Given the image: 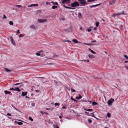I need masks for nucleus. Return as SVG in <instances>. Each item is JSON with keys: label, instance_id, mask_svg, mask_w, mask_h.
Returning <instances> with one entry per match:
<instances>
[{"label": "nucleus", "instance_id": "f8f14e48", "mask_svg": "<svg viewBox=\"0 0 128 128\" xmlns=\"http://www.w3.org/2000/svg\"><path fill=\"white\" fill-rule=\"evenodd\" d=\"M30 28H32L33 29H35L36 27L34 25L32 24L31 25L30 27Z\"/></svg>", "mask_w": 128, "mask_h": 128}, {"label": "nucleus", "instance_id": "0e129e2a", "mask_svg": "<svg viewBox=\"0 0 128 128\" xmlns=\"http://www.w3.org/2000/svg\"><path fill=\"white\" fill-rule=\"evenodd\" d=\"M96 28H94V30H96Z\"/></svg>", "mask_w": 128, "mask_h": 128}, {"label": "nucleus", "instance_id": "a18cd8bd", "mask_svg": "<svg viewBox=\"0 0 128 128\" xmlns=\"http://www.w3.org/2000/svg\"><path fill=\"white\" fill-rule=\"evenodd\" d=\"M91 52L93 54H96V52L92 50H91Z\"/></svg>", "mask_w": 128, "mask_h": 128}, {"label": "nucleus", "instance_id": "4be33fe9", "mask_svg": "<svg viewBox=\"0 0 128 128\" xmlns=\"http://www.w3.org/2000/svg\"><path fill=\"white\" fill-rule=\"evenodd\" d=\"M97 104V103L95 102H92V106H94Z\"/></svg>", "mask_w": 128, "mask_h": 128}, {"label": "nucleus", "instance_id": "58836bf2", "mask_svg": "<svg viewBox=\"0 0 128 128\" xmlns=\"http://www.w3.org/2000/svg\"><path fill=\"white\" fill-rule=\"evenodd\" d=\"M88 2H90L92 1H94V0H87Z\"/></svg>", "mask_w": 128, "mask_h": 128}, {"label": "nucleus", "instance_id": "aec40b11", "mask_svg": "<svg viewBox=\"0 0 128 128\" xmlns=\"http://www.w3.org/2000/svg\"><path fill=\"white\" fill-rule=\"evenodd\" d=\"M78 17L80 18H81L82 17V14H81V13H80V12L78 14Z\"/></svg>", "mask_w": 128, "mask_h": 128}, {"label": "nucleus", "instance_id": "72a5a7b5", "mask_svg": "<svg viewBox=\"0 0 128 128\" xmlns=\"http://www.w3.org/2000/svg\"><path fill=\"white\" fill-rule=\"evenodd\" d=\"M36 54L38 56H40V54L39 52L36 53Z\"/></svg>", "mask_w": 128, "mask_h": 128}, {"label": "nucleus", "instance_id": "338daca9", "mask_svg": "<svg viewBox=\"0 0 128 128\" xmlns=\"http://www.w3.org/2000/svg\"><path fill=\"white\" fill-rule=\"evenodd\" d=\"M124 62L125 63H127V62H128V61H126Z\"/></svg>", "mask_w": 128, "mask_h": 128}, {"label": "nucleus", "instance_id": "ddd939ff", "mask_svg": "<svg viewBox=\"0 0 128 128\" xmlns=\"http://www.w3.org/2000/svg\"><path fill=\"white\" fill-rule=\"evenodd\" d=\"M27 93L28 92H22V95L23 96H26L27 95Z\"/></svg>", "mask_w": 128, "mask_h": 128}, {"label": "nucleus", "instance_id": "20e7f679", "mask_svg": "<svg viewBox=\"0 0 128 128\" xmlns=\"http://www.w3.org/2000/svg\"><path fill=\"white\" fill-rule=\"evenodd\" d=\"M78 0L79 2L82 5H85V4L86 3L85 0Z\"/></svg>", "mask_w": 128, "mask_h": 128}, {"label": "nucleus", "instance_id": "9d476101", "mask_svg": "<svg viewBox=\"0 0 128 128\" xmlns=\"http://www.w3.org/2000/svg\"><path fill=\"white\" fill-rule=\"evenodd\" d=\"M88 56L90 58H94V56L92 54H88Z\"/></svg>", "mask_w": 128, "mask_h": 128}, {"label": "nucleus", "instance_id": "4c0bfd02", "mask_svg": "<svg viewBox=\"0 0 128 128\" xmlns=\"http://www.w3.org/2000/svg\"><path fill=\"white\" fill-rule=\"evenodd\" d=\"M46 4L47 5H48L50 4V3L48 2H46Z\"/></svg>", "mask_w": 128, "mask_h": 128}, {"label": "nucleus", "instance_id": "c9c22d12", "mask_svg": "<svg viewBox=\"0 0 128 128\" xmlns=\"http://www.w3.org/2000/svg\"><path fill=\"white\" fill-rule=\"evenodd\" d=\"M29 119L31 121H32L33 120V119L30 116L29 117Z\"/></svg>", "mask_w": 128, "mask_h": 128}, {"label": "nucleus", "instance_id": "49530a36", "mask_svg": "<svg viewBox=\"0 0 128 128\" xmlns=\"http://www.w3.org/2000/svg\"><path fill=\"white\" fill-rule=\"evenodd\" d=\"M16 6L17 7L20 8L21 7V6L19 5H16Z\"/></svg>", "mask_w": 128, "mask_h": 128}, {"label": "nucleus", "instance_id": "2f4dec72", "mask_svg": "<svg viewBox=\"0 0 128 128\" xmlns=\"http://www.w3.org/2000/svg\"><path fill=\"white\" fill-rule=\"evenodd\" d=\"M71 100H73V101H76V99H74V98H73L72 97H71Z\"/></svg>", "mask_w": 128, "mask_h": 128}, {"label": "nucleus", "instance_id": "f3484780", "mask_svg": "<svg viewBox=\"0 0 128 128\" xmlns=\"http://www.w3.org/2000/svg\"><path fill=\"white\" fill-rule=\"evenodd\" d=\"M82 98V96L80 94L79 95V96H76V99L79 100L80 98Z\"/></svg>", "mask_w": 128, "mask_h": 128}, {"label": "nucleus", "instance_id": "09e8293b", "mask_svg": "<svg viewBox=\"0 0 128 128\" xmlns=\"http://www.w3.org/2000/svg\"><path fill=\"white\" fill-rule=\"evenodd\" d=\"M83 61L84 62H85V61H86L87 62H89V60H84Z\"/></svg>", "mask_w": 128, "mask_h": 128}, {"label": "nucleus", "instance_id": "2eb2a0df", "mask_svg": "<svg viewBox=\"0 0 128 128\" xmlns=\"http://www.w3.org/2000/svg\"><path fill=\"white\" fill-rule=\"evenodd\" d=\"M64 8H70V9H74L75 8H70L69 7H68L66 6H65V5H64Z\"/></svg>", "mask_w": 128, "mask_h": 128}, {"label": "nucleus", "instance_id": "6ab92c4d", "mask_svg": "<svg viewBox=\"0 0 128 128\" xmlns=\"http://www.w3.org/2000/svg\"><path fill=\"white\" fill-rule=\"evenodd\" d=\"M92 115H90V116H91L92 117H94V118H95L97 120H98V119L95 116H94V114H93V113H91Z\"/></svg>", "mask_w": 128, "mask_h": 128}, {"label": "nucleus", "instance_id": "ea45409f", "mask_svg": "<svg viewBox=\"0 0 128 128\" xmlns=\"http://www.w3.org/2000/svg\"><path fill=\"white\" fill-rule=\"evenodd\" d=\"M64 42H71V41H70L69 40H65L64 41Z\"/></svg>", "mask_w": 128, "mask_h": 128}, {"label": "nucleus", "instance_id": "c85d7f7f", "mask_svg": "<svg viewBox=\"0 0 128 128\" xmlns=\"http://www.w3.org/2000/svg\"><path fill=\"white\" fill-rule=\"evenodd\" d=\"M57 8V6H52V9H55Z\"/></svg>", "mask_w": 128, "mask_h": 128}, {"label": "nucleus", "instance_id": "864d4df0", "mask_svg": "<svg viewBox=\"0 0 128 128\" xmlns=\"http://www.w3.org/2000/svg\"><path fill=\"white\" fill-rule=\"evenodd\" d=\"M100 4H97L94 5V7L96 6H98L100 5Z\"/></svg>", "mask_w": 128, "mask_h": 128}, {"label": "nucleus", "instance_id": "f257e3e1", "mask_svg": "<svg viewBox=\"0 0 128 128\" xmlns=\"http://www.w3.org/2000/svg\"><path fill=\"white\" fill-rule=\"evenodd\" d=\"M10 90H13L14 91H17L18 92L20 91V90L19 88L18 87H14L13 88H10Z\"/></svg>", "mask_w": 128, "mask_h": 128}, {"label": "nucleus", "instance_id": "412c9836", "mask_svg": "<svg viewBox=\"0 0 128 128\" xmlns=\"http://www.w3.org/2000/svg\"><path fill=\"white\" fill-rule=\"evenodd\" d=\"M72 41L74 43H77L78 42V41L76 39H74L72 40Z\"/></svg>", "mask_w": 128, "mask_h": 128}, {"label": "nucleus", "instance_id": "a19ab883", "mask_svg": "<svg viewBox=\"0 0 128 128\" xmlns=\"http://www.w3.org/2000/svg\"><path fill=\"white\" fill-rule=\"evenodd\" d=\"M21 83H16V84H14L13 85V86H14V85H18L20 84H21Z\"/></svg>", "mask_w": 128, "mask_h": 128}, {"label": "nucleus", "instance_id": "4d7b16f0", "mask_svg": "<svg viewBox=\"0 0 128 128\" xmlns=\"http://www.w3.org/2000/svg\"><path fill=\"white\" fill-rule=\"evenodd\" d=\"M19 36L20 37H22L23 36H22V34H20L19 35Z\"/></svg>", "mask_w": 128, "mask_h": 128}, {"label": "nucleus", "instance_id": "6e6d98bb", "mask_svg": "<svg viewBox=\"0 0 128 128\" xmlns=\"http://www.w3.org/2000/svg\"><path fill=\"white\" fill-rule=\"evenodd\" d=\"M7 115L8 116H12V115L11 114H10L9 113H8L7 114Z\"/></svg>", "mask_w": 128, "mask_h": 128}, {"label": "nucleus", "instance_id": "052dcab7", "mask_svg": "<svg viewBox=\"0 0 128 128\" xmlns=\"http://www.w3.org/2000/svg\"><path fill=\"white\" fill-rule=\"evenodd\" d=\"M43 52V51L42 50H40L39 51H38V52L39 53H40V52Z\"/></svg>", "mask_w": 128, "mask_h": 128}, {"label": "nucleus", "instance_id": "13d9d810", "mask_svg": "<svg viewBox=\"0 0 128 128\" xmlns=\"http://www.w3.org/2000/svg\"><path fill=\"white\" fill-rule=\"evenodd\" d=\"M3 17L4 18H6V16L4 15Z\"/></svg>", "mask_w": 128, "mask_h": 128}, {"label": "nucleus", "instance_id": "de8ad7c7", "mask_svg": "<svg viewBox=\"0 0 128 128\" xmlns=\"http://www.w3.org/2000/svg\"><path fill=\"white\" fill-rule=\"evenodd\" d=\"M53 109H54V108H49V110H53Z\"/></svg>", "mask_w": 128, "mask_h": 128}, {"label": "nucleus", "instance_id": "c03bdc74", "mask_svg": "<svg viewBox=\"0 0 128 128\" xmlns=\"http://www.w3.org/2000/svg\"><path fill=\"white\" fill-rule=\"evenodd\" d=\"M84 113L85 114H86L87 115H88V116H90V114H89L88 113V112H85Z\"/></svg>", "mask_w": 128, "mask_h": 128}, {"label": "nucleus", "instance_id": "5fc2aeb1", "mask_svg": "<svg viewBox=\"0 0 128 128\" xmlns=\"http://www.w3.org/2000/svg\"><path fill=\"white\" fill-rule=\"evenodd\" d=\"M32 106H35V104L34 103H32Z\"/></svg>", "mask_w": 128, "mask_h": 128}, {"label": "nucleus", "instance_id": "3c124183", "mask_svg": "<svg viewBox=\"0 0 128 128\" xmlns=\"http://www.w3.org/2000/svg\"><path fill=\"white\" fill-rule=\"evenodd\" d=\"M17 33L19 34L20 33V30H18L17 31Z\"/></svg>", "mask_w": 128, "mask_h": 128}, {"label": "nucleus", "instance_id": "393cba45", "mask_svg": "<svg viewBox=\"0 0 128 128\" xmlns=\"http://www.w3.org/2000/svg\"><path fill=\"white\" fill-rule=\"evenodd\" d=\"M9 24H10L12 25L14 24L13 22L11 21H10L9 22Z\"/></svg>", "mask_w": 128, "mask_h": 128}, {"label": "nucleus", "instance_id": "37998d69", "mask_svg": "<svg viewBox=\"0 0 128 128\" xmlns=\"http://www.w3.org/2000/svg\"><path fill=\"white\" fill-rule=\"evenodd\" d=\"M92 110V109H87V111H91Z\"/></svg>", "mask_w": 128, "mask_h": 128}, {"label": "nucleus", "instance_id": "603ef678", "mask_svg": "<svg viewBox=\"0 0 128 128\" xmlns=\"http://www.w3.org/2000/svg\"><path fill=\"white\" fill-rule=\"evenodd\" d=\"M96 42V40H94L93 41H92L91 42L92 43V42Z\"/></svg>", "mask_w": 128, "mask_h": 128}, {"label": "nucleus", "instance_id": "423d86ee", "mask_svg": "<svg viewBox=\"0 0 128 128\" xmlns=\"http://www.w3.org/2000/svg\"><path fill=\"white\" fill-rule=\"evenodd\" d=\"M38 21L40 22L44 23L46 22L47 20L46 19H38Z\"/></svg>", "mask_w": 128, "mask_h": 128}, {"label": "nucleus", "instance_id": "1a4fd4ad", "mask_svg": "<svg viewBox=\"0 0 128 128\" xmlns=\"http://www.w3.org/2000/svg\"><path fill=\"white\" fill-rule=\"evenodd\" d=\"M72 28L71 27H70L66 30V31L68 32H70L72 31Z\"/></svg>", "mask_w": 128, "mask_h": 128}, {"label": "nucleus", "instance_id": "680f3d73", "mask_svg": "<svg viewBox=\"0 0 128 128\" xmlns=\"http://www.w3.org/2000/svg\"><path fill=\"white\" fill-rule=\"evenodd\" d=\"M66 108V107L64 106H63L62 107V108Z\"/></svg>", "mask_w": 128, "mask_h": 128}, {"label": "nucleus", "instance_id": "7c9ffc66", "mask_svg": "<svg viewBox=\"0 0 128 128\" xmlns=\"http://www.w3.org/2000/svg\"><path fill=\"white\" fill-rule=\"evenodd\" d=\"M88 121L89 123H91L92 122V120L90 119L88 120Z\"/></svg>", "mask_w": 128, "mask_h": 128}, {"label": "nucleus", "instance_id": "cd10ccee", "mask_svg": "<svg viewBox=\"0 0 128 128\" xmlns=\"http://www.w3.org/2000/svg\"><path fill=\"white\" fill-rule=\"evenodd\" d=\"M17 124L20 125H22L23 124V123L21 122H17Z\"/></svg>", "mask_w": 128, "mask_h": 128}, {"label": "nucleus", "instance_id": "8fccbe9b", "mask_svg": "<svg viewBox=\"0 0 128 128\" xmlns=\"http://www.w3.org/2000/svg\"><path fill=\"white\" fill-rule=\"evenodd\" d=\"M91 30L90 29V28L87 29V31L88 32H90L91 31Z\"/></svg>", "mask_w": 128, "mask_h": 128}, {"label": "nucleus", "instance_id": "a211bd4d", "mask_svg": "<svg viewBox=\"0 0 128 128\" xmlns=\"http://www.w3.org/2000/svg\"><path fill=\"white\" fill-rule=\"evenodd\" d=\"M4 92L6 94H10L11 93L10 92H9L7 90H5Z\"/></svg>", "mask_w": 128, "mask_h": 128}, {"label": "nucleus", "instance_id": "0eeeda50", "mask_svg": "<svg viewBox=\"0 0 128 128\" xmlns=\"http://www.w3.org/2000/svg\"><path fill=\"white\" fill-rule=\"evenodd\" d=\"M70 0H62V3L64 4L65 3H69L70 2Z\"/></svg>", "mask_w": 128, "mask_h": 128}, {"label": "nucleus", "instance_id": "b1692460", "mask_svg": "<svg viewBox=\"0 0 128 128\" xmlns=\"http://www.w3.org/2000/svg\"><path fill=\"white\" fill-rule=\"evenodd\" d=\"M54 128H59V127L57 125H54Z\"/></svg>", "mask_w": 128, "mask_h": 128}, {"label": "nucleus", "instance_id": "bb28decb", "mask_svg": "<svg viewBox=\"0 0 128 128\" xmlns=\"http://www.w3.org/2000/svg\"><path fill=\"white\" fill-rule=\"evenodd\" d=\"M99 24V23L98 22H96V27H97L98 26Z\"/></svg>", "mask_w": 128, "mask_h": 128}, {"label": "nucleus", "instance_id": "774afa93", "mask_svg": "<svg viewBox=\"0 0 128 128\" xmlns=\"http://www.w3.org/2000/svg\"><path fill=\"white\" fill-rule=\"evenodd\" d=\"M59 117V118H60V119H62V117L60 116Z\"/></svg>", "mask_w": 128, "mask_h": 128}, {"label": "nucleus", "instance_id": "473e14b6", "mask_svg": "<svg viewBox=\"0 0 128 128\" xmlns=\"http://www.w3.org/2000/svg\"><path fill=\"white\" fill-rule=\"evenodd\" d=\"M71 90L72 92H76V90H75L74 89L72 88H71Z\"/></svg>", "mask_w": 128, "mask_h": 128}, {"label": "nucleus", "instance_id": "7ed1b4c3", "mask_svg": "<svg viewBox=\"0 0 128 128\" xmlns=\"http://www.w3.org/2000/svg\"><path fill=\"white\" fill-rule=\"evenodd\" d=\"M79 4L78 2H74L71 4V6L72 7H74L76 6H78Z\"/></svg>", "mask_w": 128, "mask_h": 128}, {"label": "nucleus", "instance_id": "c756f323", "mask_svg": "<svg viewBox=\"0 0 128 128\" xmlns=\"http://www.w3.org/2000/svg\"><path fill=\"white\" fill-rule=\"evenodd\" d=\"M107 116L108 118H110V113H108L107 114Z\"/></svg>", "mask_w": 128, "mask_h": 128}, {"label": "nucleus", "instance_id": "9b49d317", "mask_svg": "<svg viewBox=\"0 0 128 128\" xmlns=\"http://www.w3.org/2000/svg\"><path fill=\"white\" fill-rule=\"evenodd\" d=\"M10 38L11 39V40L12 43L14 45L15 44V42L14 40L13 39L12 37H10Z\"/></svg>", "mask_w": 128, "mask_h": 128}, {"label": "nucleus", "instance_id": "4468645a", "mask_svg": "<svg viewBox=\"0 0 128 128\" xmlns=\"http://www.w3.org/2000/svg\"><path fill=\"white\" fill-rule=\"evenodd\" d=\"M4 69L6 71L8 72H11L12 71L11 70H9L8 69V68H4Z\"/></svg>", "mask_w": 128, "mask_h": 128}, {"label": "nucleus", "instance_id": "dca6fc26", "mask_svg": "<svg viewBox=\"0 0 128 128\" xmlns=\"http://www.w3.org/2000/svg\"><path fill=\"white\" fill-rule=\"evenodd\" d=\"M115 2V0H114L112 1V2H110V5L113 4H114Z\"/></svg>", "mask_w": 128, "mask_h": 128}, {"label": "nucleus", "instance_id": "6e6552de", "mask_svg": "<svg viewBox=\"0 0 128 128\" xmlns=\"http://www.w3.org/2000/svg\"><path fill=\"white\" fill-rule=\"evenodd\" d=\"M5 120V118L4 116H2L0 118V121L2 122H4Z\"/></svg>", "mask_w": 128, "mask_h": 128}, {"label": "nucleus", "instance_id": "5701e85b", "mask_svg": "<svg viewBox=\"0 0 128 128\" xmlns=\"http://www.w3.org/2000/svg\"><path fill=\"white\" fill-rule=\"evenodd\" d=\"M50 3H52L53 4V5H57L58 4L57 2H51Z\"/></svg>", "mask_w": 128, "mask_h": 128}, {"label": "nucleus", "instance_id": "e433bc0d", "mask_svg": "<svg viewBox=\"0 0 128 128\" xmlns=\"http://www.w3.org/2000/svg\"><path fill=\"white\" fill-rule=\"evenodd\" d=\"M124 56L128 60V56L126 55H124Z\"/></svg>", "mask_w": 128, "mask_h": 128}, {"label": "nucleus", "instance_id": "79ce46f5", "mask_svg": "<svg viewBox=\"0 0 128 128\" xmlns=\"http://www.w3.org/2000/svg\"><path fill=\"white\" fill-rule=\"evenodd\" d=\"M32 6H33V4H30V5H28V7H32Z\"/></svg>", "mask_w": 128, "mask_h": 128}, {"label": "nucleus", "instance_id": "69168bd1", "mask_svg": "<svg viewBox=\"0 0 128 128\" xmlns=\"http://www.w3.org/2000/svg\"><path fill=\"white\" fill-rule=\"evenodd\" d=\"M94 7V5L92 6H90V8H91L92 7Z\"/></svg>", "mask_w": 128, "mask_h": 128}, {"label": "nucleus", "instance_id": "a878e982", "mask_svg": "<svg viewBox=\"0 0 128 128\" xmlns=\"http://www.w3.org/2000/svg\"><path fill=\"white\" fill-rule=\"evenodd\" d=\"M60 105V104L59 103H55L54 104V105L56 106H59Z\"/></svg>", "mask_w": 128, "mask_h": 128}, {"label": "nucleus", "instance_id": "bf43d9fd", "mask_svg": "<svg viewBox=\"0 0 128 128\" xmlns=\"http://www.w3.org/2000/svg\"><path fill=\"white\" fill-rule=\"evenodd\" d=\"M36 92H39V91L38 90H36Z\"/></svg>", "mask_w": 128, "mask_h": 128}, {"label": "nucleus", "instance_id": "f704fd0d", "mask_svg": "<svg viewBox=\"0 0 128 128\" xmlns=\"http://www.w3.org/2000/svg\"><path fill=\"white\" fill-rule=\"evenodd\" d=\"M38 6V4H33V6Z\"/></svg>", "mask_w": 128, "mask_h": 128}, {"label": "nucleus", "instance_id": "e2e57ef3", "mask_svg": "<svg viewBox=\"0 0 128 128\" xmlns=\"http://www.w3.org/2000/svg\"><path fill=\"white\" fill-rule=\"evenodd\" d=\"M84 44L85 45H89V44H86V43H84Z\"/></svg>", "mask_w": 128, "mask_h": 128}, {"label": "nucleus", "instance_id": "39448f33", "mask_svg": "<svg viewBox=\"0 0 128 128\" xmlns=\"http://www.w3.org/2000/svg\"><path fill=\"white\" fill-rule=\"evenodd\" d=\"M124 14V12H121V13H116L115 14H114L112 15V16L114 17H115V16H118V15H120L121 14Z\"/></svg>", "mask_w": 128, "mask_h": 128}, {"label": "nucleus", "instance_id": "f03ea898", "mask_svg": "<svg viewBox=\"0 0 128 128\" xmlns=\"http://www.w3.org/2000/svg\"><path fill=\"white\" fill-rule=\"evenodd\" d=\"M114 101V99L111 98L108 100L107 102V103L108 104V106H110L112 104V103H113Z\"/></svg>", "mask_w": 128, "mask_h": 128}]
</instances>
